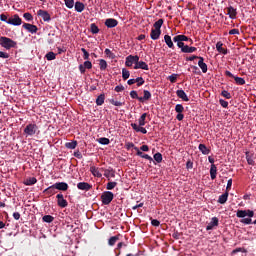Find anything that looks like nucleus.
<instances>
[{
  "label": "nucleus",
  "instance_id": "7ed1b4c3",
  "mask_svg": "<svg viewBox=\"0 0 256 256\" xmlns=\"http://www.w3.org/2000/svg\"><path fill=\"white\" fill-rule=\"evenodd\" d=\"M114 199V194L111 191L102 192L101 201L103 205H110Z\"/></svg>",
  "mask_w": 256,
  "mask_h": 256
},
{
  "label": "nucleus",
  "instance_id": "f3484780",
  "mask_svg": "<svg viewBox=\"0 0 256 256\" xmlns=\"http://www.w3.org/2000/svg\"><path fill=\"white\" fill-rule=\"evenodd\" d=\"M198 59H199L198 66L202 69L203 73H207L208 65L206 63H204V58L199 56Z\"/></svg>",
  "mask_w": 256,
  "mask_h": 256
},
{
  "label": "nucleus",
  "instance_id": "8fccbe9b",
  "mask_svg": "<svg viewBox=\"0 0 256 256\" xmlns=\"http://www.w3.org/2000/svg\"><path fill=\"white\" fill-rule=\"evenodd\" d=\"M109 102L114 105L115 107H122V105H124L125 103L123 102H118L117 100L115 99H110Z\"/></svg>",
  "mask_w": 256,
  "mask_h": 256
},
{
  "label": "nucleus",
  "instance_id": "20e7f679",
  "mask_svg": "<svg viewBox=\"0 0 256 256\" xmlns=\"http://www.w3.org/2000/svg\"><path fill=\"white\" fill-rule=\"evenodd\" d=\"M37 131H38V125L36 124H28L24 129V133L30 137H33V135H35Z\"/></svg>",
  "mask_w": 256,
  "mask_h": 256
},
{
  "label": "nucleus",
  "instance_id": "13d9d810",
  "mask_svg": "<svg viewBox=\"0 0 256 256\" xmlns=\"http://www.w3.org/2000/svg\"><path fill=\"white\" fill-rule=\"evenodd\" d=\"M221 96H223L224 98L226 99H231L232 96H231V93H229L228 91L224 90L221 92Z\"/></svg>",
  "mask_w": 256,
  "mask_h": 256
},
{
  "label": "nucleus",
  "instance_id": "c9c22d12",
  "mask_svg": "<svg viewBox=\"0 0 256 256\" xmlns=\"http://www.w3.org/2000/svg\"><path fill=\"white\" fill-rule=\"evenodd\" d=\"M78 145L77 141L67 142L65 143V147L70 150H75L76 146Z\"/></svg>",
  "mask_w": 256,
  "mask_h": 256
},
{
  "label": "nucleus",
  "instance_id": "774afa93",
  "mask_svg": "<svg viewBox=\"0 0 256 256\" xmlns=\"http://www.w3.org/2000/svg\"><path fill=\"white\" fill-rule=\"evenodd\" d=\"M191 68H192V72H193L194 74H200V73H201L200 70H199V68H198L197 66H191Z\"/></svg>",
  "mask_w": 256,
  "mask_h": 256
},
{
  "label": "nucleus",
  "instance_id": "c756f323",
  "mask_svg": "<svg viewBox=\"0 0 256 256\" xmlns=\"http://www.w3.org/2000/svg\"><path fill=\"white\" fill-rule=\"evenodd\" d=\"M90 171L94 177H98V178L102 177V173L99 171V168H97L96 166H91Z\"/></svg>",
  "mask_w": 256,
  "mask_h": 256
},
{
  "label": "nucleus",
  "instance_id": "b1692460",
  "mask_svg": "<svg viewBox=\"0 0 256 256\" xmlns=\"http://www.w3.org/2000/svg\"><path fill=\"white\" fill-rule=\"evenodd\" d=\"M245 158L249 165H255L254 154L252 152H245Z\"/></svg>",
  "mask_w": 256,
  "mask_h": 256
},
{
  "label": "nucleus",
  "instance_id": "a878e982",
  "mask_svg": "<svg viewBox=\"0 0 256 256\" xmlns=\"http://www.w3.org/2000/svg\"><path fill=\"white\" fill-rule=\"evenodd\" d=\"M228 198H229V192L226 191V192H224V194L220 195V197L218 199L219 204H221V205L226 204V202L228 201Z\"/></svg>",
  "mask_w": 256,
  "mask_h": 256
},
{
  "label": "nucleus",
  "instance_id": "9b49d317",
  "mask_svg": "<svg viewBox=\"0 0 256 256\" xmlns=\"http://www.w3.org/2000/svg\"><path fill=\"white\" fill-rule=\"evenodd\" d=\"M22 28L26 29L31 34H36L38 31V27L33 24L24 23Z\"/></svg>",
  "mask_w": 256,
  "mask_h": 256
},
{
  "label": "nucleus",
  "instance_id": "2eb2a0df",
  "mask_svg": "<svg viewBox=\"0 0 256 256\" xmlns=\"http://www.w3.org/2000/svg\"><path fill=\"white\" fill-rule=\"evenodd\" d=\"M57 188H56V183L51 185V186H48V188H46L43 193H45L46 195H55L57 193Z\"/></svg>",
  "mask_w": 256,
  "mask_h": 256
},
{
  "label": "nucleus",
  "instance_id": "f704fd0d",
  "mask_svg": "<svg viewBox=\"0 0 256 256\" xmlns=\"http://www.w3.org/2000/svg\"><path fill=\"white\" fill-rule=\"evenodd\" d=\"M104 176L107 178H110V177L114 178V177H116V171L113 170V168H111V170H105Z\"/></svg>",
  "mask_w": 256,
  "mask_h": 256
},
{
  "label": "nucleus",
  "instance_id": "423d86ee",
  "mask_svg": "<svg viewBox=\"0 0 256 256\" xmlns=\"http://www.w3.org/2000/svg\"><path fill=\"white\" fill-rule=\"evenodd\" d=\"M138 60H140V57L138 55H128L126 57L125 65L127 67H132L133 64L137 65Z\"/></svg>",
  "mask_w": 256,
  "mask_h": 256
},
{
  "label": "nucleus",
  "instance_id": "39448f33",
  "mask_svg": "<svg viewBox=\"0 0 256 256\" xmlns=\"http://www.w3.org/2000/svg\"><path fill=\"white\" fill-rule=\"evenodd\" d=\"M250 217L253 218L254 217V212L253 210L247 209V210H237L236 212V217L238 218H245V217Z\"/></svg>",
  "mask_w": 256,
  "mask_h": 256
},
{
  "label": "nucleus",
  "instance_id": "4d7b16f0",
  "mask_svg": "<svg viewBox=\"0 0 256 256\" xmlns=\"http://www.w3.org/2000/svg\"><path fill=\"white\" fill-rule=\"evenodd\" d=\"M175 43H177V46L181 49V52H183V48H185V43H183L181 40H174Z\"/></svg>",
  "mask_w": 256,
  "mask_h": 256
},
{
  "label": "nucleus",
  "instance_id": "6ab92c4d",
  "mask_svg": "<svg viewBox=\"0 0 256 256\" xmlns=\"http://www.w3.org/2000/svg\"><path fill=\"white\" fill-rule=\"evenodd\" d=\"M173 41H189L191 44H193V39L188 38L187 36H185L184 34H179L178 36H175L173 38Z\"/></svg>",
  "mask_w": 256,
  "mask_h": 256
},
{
  "label": "nucleus",
  "instance_id": "c85d7f7f",
  "mask_svg": "<svg viewBox=\"0 0 256 256\" xmlns=\"http://www.w3.org/2000/svg\"><path fill=\"white\" fill-rule=\"evenodd\" d=\"M176 95L182 99L184 102H189V98L187 97V94L183 90L176 91Z\"/></svg>",
  "mask_w": 256,
  "mask_h": 256
},
{
  "label": "nucleus",
  "instance_id": "ddd939ff",
  "mask_svg": "<svg viewBox=\"0 0 256 256\" xmlns=\"http://www.w3.org/2000/svg\"><path fill=\"white\" fill-rule=\"evenodd\" d=\"M119 24L118 20L117 19H114V18H109V19H106L105 20V25L107 28H116L117 25Z\"/></svg>",
  "mask_w": 256,
  "mask_h": 256
},
{
  "label": "nucleus",
  "instance_id": "2f4dec72",
  "mask_svg": "<svg viewBox=\"0 0 256 256\" xmlns=\"http://www.w3.org/2000/svg\"><path fill=\"white\" fill-rule=\"evenodd\" d=\"M120 239V234H118V236H113L111 238L108 239V245L110 247H114V245L119 241Z\"/></svg>",
  "mask_w": 256,
  "mask_h": 256
},
{
  "label": "nucleus",
  "instance_id": "4c0bfd02",
  "mask_svg": "<svg viewBox=\"0 0 256 256\" xmlns=\"http://www.w3.org/2000/svg\"><path fill=\"white\" fill-rule=\"evenodd\" d=\"M35 183H37V179L35 177L27 178L24 182L26 186H33Z\"/></svg>",
  "mask_w": 256,
  "mask_h": 256
},
{
  "label": "nucleus",
  "instance_id": "680f3d73",
  "mask_svg": "<svg viewBox=\"0 0 256 256\" xmlns=\"http://www.w3.org/2000/svg\"><path fill=\"white\" fill-rule=\"evenodd\" d=\"M126 146V150H131V149H134L135 150V144L133 142H128L125 144Z\"/></svg>",
  "mask_w": 256,
  "mask_h": 256
},
{
  "label": "nucleus",
  "instance_id": "6e6d98bb",
  "mask_svg": "<svg viewBox=\"0 0 256 256\" xmlns=\"http://www.w3.org/2000/svg\"><path fill=\"white\" fill-rule=\"evenodd\" d=\"M115 187H117V182H108V184H107V186H106V188H107L108 190H112V189H114Z\"/></svg>",
  "mask_w": 256,
  "mask_h": 256
},
{
  "label": "nucleus",
  "instance_id": "f03ea898",
  "mask_svg": "<svg viewBox=\"0 0 256 256\" xmlns=\"http://www.w3.org/2000/svg\"><path fill=\"white\" fill-rule=\"evenodd\" d=\"M0 44H1V47L5 48L7 50L17 47V42H15V40H13L9 37H1Z\"/></svg>",
  "mask_w": 256,
  "mask_h": 256
},
{
  "label": "nucleus",
  "instance_id": "dca6fc26",
  "mask_svg": "<svg viewBox=\"0 0 256 256\" xmlns=\"http://www.w3.org/2000/svg\"><path fill=\"white\" fill-rule=\"evenodd\" d=\"M55 186H56V190H60L62 192H66V190L69 189V185L65 182L55 183Z\"/></svg>",
  "mask_w": 256,
  "mask_h": 256
},
{
  "label": "nucleus",
  "instance_id": "4be33fe9",
  "mask_svg": "<svg viewBox=\"0 0 256 256\" xmlns=\"http://www.w3.org/2000/svg\"><path fill=\"white\" fill-rule=\"evenodd\" d=\"M216 51L223 54V55H227L228 54V49L227 48H223V43L222 42H217L216 43Z\"/></svg>",
  "mask_w": 256,
  "mask_h": 256
},
{
  "label": "nucleus",
  "instance_id": "1a4fd4ad",
  "mask_svg": "<svg viewBox=\"0 0 256 256\" xmlns=\"http://www.w3.org/2000/svg\"><path fill=\"white\" fill-rule=\"evenodd\" d=\"M184 110H185V109H184L183 104H177V105L175 106V111H176V113H178V115L176 116V119H177L178 121H183V119H184L183 111H184Z\"/></svg>",
  "mask_w": 256,
  "mask_h": 256
},
{
  "label": "nucleus",
  "instance_id": "58836bf2",
  "mask_svg": "<svg viewBox=\"0 0 256 256\" xmlns=\"http://www.w3.org/2000/svg\"><path fill=\"white\" fill-rule=\"evenodd\" d=\"M54 220H55V218H54V216H52V215H44V216L42 217V221H43L44 223H53Z\"/></svg>",
  "mask_w": 256,
  "mask_h": 256
},
{
  "label": "nucleus",
  "instance_id": "0e129e2a",
  "mask_svg": "<svg viewBox=\"0 0 256 256\" xmlns=\"http://www.w3.org/2000/svg\"><path fill=\"white\" fill-rule=\"evenodd\" d=\"M130 97L133 98V99H138V101H139V98H141V97L138 96L137 91H131L130 92Z\"/></svg>",
  "mask_w": 256,
  "mask_h": 256
},
{
  "label": "nucleus",
  "instance_id": "aec40b11",
  "mask_svg": "<svg viewBox=\"0 0 256 256\" xmlns=\"http://www.w3.org/2000/svg\"><path fill=\"white\" fill-rule=\"evenodd\" d=\"M164 42L166 43L168 48H170V49H174L175 48V45H174L173 40H172V37L169 36V34H165Z\"/></svg>",
  "mask_w": 256,
  "mask_h": 256
},
{
  "label": "nucleus",
  "instance_id": "473e14b6",
  "mask_svg": "<svg viewBox=\"0 0 256 256\" xmlns=\"http://www.w3.org/2000/svg\"><path fill=\"white\" fill-rule=\"evenodd\" d=\"M146 119H147V113H143V115L140 116L139 119H138L139 127L146 125Z\"/></svg>",
  "mask_w": 256,
  "mask_h": 256
},
{
  "label": "nucleus",
  "instance_id": "3c124183",
  "mask_svg": "<svg viewBox=\"0 0 256 256\" xmlns=\"http://www.w3.org/2000/svg\"><path fill=\"white\" fill-rule=\"evenodd\" d=\"M81 51L83 53V59L88 61L90 58L89 52L85 48H82Z\"/></svg>",
  "mask_w": 256,
  "mask_h": 256
},
{
  "label": "nucleus",
  "instance_id": "e2e57ef3",
  "mask_svg": "<svg viewBox=\"0 0 256 256\" xmlns=\"http://www.w3.org/2000/svg\"><path fill=\"white\" fill-rule=\"evenodd\" d=\"M0 19H1V22H5V23H8L9 22V19H8V15L2 13L0 15Z\"/></svg>",
  "mask_w": 256,
  "mask_h": 256
},
{
  "label": "nucleus",
  "instance_id": "bf43d9fd",
  "mask_svg": "<svg viewBox=\"0 0 256 256\" xmlns=\"http://www.w3.org/2000/svg\"><path fill=\"white\" fill-rule=\"evenodd\" d=\"M219 103H220L221 107H223V108H228L229 107V102H227L224 99H220Z\"/></svg>",
  "mask_w": 256,
  "mask_h": 256
},
{
  "label": "nucleus",
  "instance_id": "5fc2aeb1",
  "mask_svg": "<svg viewBox=\"0 0 256 256\" xmlns=\"http://www.w3.org/2000/svg\"><path fill=\"white\" fill-rule=\"evenodd\" d=\"M23 17L25 18L26 21L30 22L33 21V15L31 13H24Z\"/></svg>",
  "mask_w": 256,
  "mask_h": 256
},
{
  "label": "nucleus",
  "instance_id": "6e6552de",
  "mask_svg": "<svg viewBox=\"0 0 256 256\" xmlns=\"http://www.w3.org/2000/svg\"><path fill=\"white\" fill-rule=\"evenodd\" d=\"M56 199H57V205L59 207L66 208L68 206V201L64 199V195L62 194V192L56 195Z\"/></svg>",
  "mask_w": 256,
  "mask_h": 256
},
{
  "label": "nucleus",
  "instance_id": "393cba45",
  "mask_svg": "<svg viewBox=\"0 0 256 256\" xmlns=\"http://www.w3.org/2000/svg\"><path fill=\"white\" fill-rule=\"evenodd\" d=\"M227 15H229V17L231 19H236L237 17V9H235L233 6H230L227 8Z\"/></svg>",
  "mask_w": 256,
  "mask_h": 256
},
{
  "label": "nucleus",
  "instance_id": "cd10ccee",
  "mask_svg": "<svg viewBox=\"0 0 256 256\" xmlns=\"http://www.w3.org/2000/svg\"><path fill=\"white\" fill-rule=\"evenodd\" d=\"M217 171H218L217 166L215 164H212L210 167L211 180H215V178H217Z\"/></svg>",
  "mask_w": 256,
  "mask_h": 256
},
{
  "label": "nucleus",
  "instance_id": "de8ad7c7",
  "mask_svg": "<svg viewBox=\"0 0 256 256\" xmlns=\"http://www.w3.org/2000/svg\"><path fill=\"white\" fill-rule=\"evenodd\" d=\"M234 80L237 85H245L246 84V81L243 78H239V76H235Z\"/></svg>",
  "mask_w": 256,
  "mask_h": 256
},
{
  "label": "nucleus",
  "instance_id": "a19ab883",
  "mask_svg": "<svg viewBox=\"0 0 256 256\" xmlns=\"http://www.w3.org/2000/svg\"><path fill=\"white\" fill-rule=\"evenodd\" d=\"M90 30H91V33L93 35H96V34H99L100 33V28L96 25V24H91L90 26Z\"/></svg>",
  "mask_w": 256,
  "mask_h": 256
},
{
  "label": "nucleus",
  "instance_id": "79ce46f5",
  "mask_svg": "<svg viewBox=\"0 0 256 256\" xmlns=\"http://www.w3.org/2000/svg\"><path fill=\"white\" fill-rule=\"evenodd\" d=\"M56 59V54L53 51H50L46 54V60L53 61Z\"/></svg>",
  "mask_w": 256,
  "mask_h": 256
},
{
  "label": "nucleus",
  "instance_id": "f8f14e48",
  "mask_svg": "<svg viewBox=\"0 0 256 256\" xmlns=\"http://www.w3.org/2000/svg\"><path fill=\"white\" fill-rule=\"evenodd\" d=\"M218 225H219V220L216 216H214L211 219L210 223L206 226V230L211 231L214 229V227H217Z\"/></svg>",
  "mask_w": 256,
  "mask_h": 256
},
{
  "label": "nucleus",
  "instance_id": "0eeeda50",
  "mask_svg": "<svg viewBox=\"0 0 256 256\" xmlns=\"http://www.w3.org/2000/svg\"><path fill=\"white\" fill-rule=\"evenodd\" d=\"M7 24L14 25L15 27H19V25L22 24V19L19 17L18 14H15L8 19Z\"/></svg>",
  "mask_w": 256,
  "mask_h": 256
},
{
  "label": "nucleus",
  "instance_id": "72a5a7b5",
  "mask_svg": "<svg viewBox=\"0 0 256 256\" xmlns=\"http://www.w3.org/2000/svg\"><path fill=\"white\" fill-rule=\"evenodd\" d=\"M105 99H106L105 94H104V93L100 94V95L98 96V98L96 99V104H97L98 106L103 105V104L105 103Z\"/></svg>",
  "mask_w": 256,
  "mask_h": 256
},
{
  "label": "nucleus",
  "instance_id": "f257e3e1",
  "mask_svg": "<svg viewBox=\"0 0 256 256\" xmlns=\"http://www.w3.org/2000/svg\"><path fill=\"white\" fill-rule=\"evenodd\" d=\"M114 253L116 256H121V255L133 256L131 253L128 252L127 244L123 242L118 243L116 249L114 250Z\"/></svg>",
  "mask_w": 256,
  "mask_h": 256
},
{
  "label": "nucleus",
  "instance_id": "69168bd1",
  "mask_svg": "<svg viewBox=\"0 0 256 256\" xmlns=\"http://www.w3.org/2000/svg\"><path fill=\"white\" fill-rule=\"evenodd\" d=\"M84 68L85 69H91L92 68V63H91V61H85L84 63Z\"/></svg>",
  "mask_w": 256,
  "mask_h": 256
},
{
  "label": "nucleus",
  "instance_id": "4468645a",
  "mask_svg": "<svg viewBox=\"0 0 256 256\" xmlns=\"http://www.w3.org/2000/svg\"><path fill=\"white\" fill-rule=\"evenodd\" d=\"M134 69H144V71H149V66L144 61L137 60L136 65L133 67Z\"/></svg>",
  "mask_w": 256,
  "mask_h": 256
},
{
  "label": "nucleus",
  "instance_id": "e433bc0d",
  "mask_svg": "<svg viewBox=\"0 0 256 256\" xmlns=\"http://www.w3.org/2000/svg\"><path fill=\"white\" fill-rule=\"evenodd\" d=\"M164 23L163 19H158V21L154 22V29H156L157 31H162V25Z\"/></svg>",
  "mask_w": 256,
  "mask_h": 256
},
{
  "label": "nucleus",
  "instance_id": "c03bdc74",
  "mask_svg": "<svg viewBox=\"0 0 256 256\" xmlns=\"http://www.w3.org/2000/svg\"><path fill=\"white\" fill-rule=\"evenodd\" d=\"M99 66H100L101 71H105L106 68L108 67V64H107L106 60L101 59V60H99Z\"/></svg>",
  "mask_w": 256,
  "mask_h": 256
},
{
  "label": "nucleus",
  "instance_id": "864d4df0",
  "mask_svg": "<svg viewBox=\"0 0 256 256\" xmlns=\"http://www.w3.org/2000/svg\"><path fill=\"white\" fill-rule=\"evenodd\" d=\"M177 77H178V74H172L168 76V80L170 81V83H176Z\"/></svg>",
  "mask_w": 256,
  "mask_h": 256
},
{
  "label": "nucleus",
  "instance_id": "09e8293b",
  "mask_svg": "<svg viewBox=\"0 0 256 256\" xmlns=\"http://www.w3.org/2000/svg\"><path fill=\"white\" fill-rule=\"evenodd\" d=\"M162 159H163V156L161 153H156L154 154V161L157 162V163H162Z\"/></svg>",
  "mask_w": 256,
  "mask_h": 256
},
{
  "label": "nucleus",
  "instance_id": "9d476101",
  "mask_svg": "<svg viewBox=\"0 0 256 256\" xmlns=\"http://www.w3.org/2000/svg\"><path fill=\"white\" fill-rule=\"evenodd\" d=\"M37 16L42 17L44 22H50L51 21V16L50 14L47 12V10H43V9H39L37 11Z\"/></svg>",
  "mask_w": 256,
  "mask_h": 256
},
{
  "label": "nucleus",
  "instance_id": "7c9ffc66",
  "mask_svg": "<svg viewBox=\"0 0 256 256\" xmlns=\"http://www.w3.org/2000/svg\"><path fill=\"white\" fill-rule=\"evenodd\" d=\"M199 150H200V152H202L203 155H209V153L211 152V150L208 149L206 144H203V143L199 144Z\"/></svg>",
  "mask_w": 256,
  "mask_h": 256
},
{
  "label": "nucleus",
  "instance_id": "5701e85b",
  "mask_svg": "<svg viewBox=\"0 0 256 256\" xmlns=\"http://www.w3.org/2000/svg\"><path fill=\"white\" fill-rule=\"evenodd\" d=\"M151 98H152V93L147 90H144V97L138 98V101L140 103H144L146 101H149V99H151Z\"/></svg>",
  "mask_w": 256,
  "mask_h": 256
},
{
  "label": "nucleus",
  "instance_id": "052dcab7",
  "mask_svg": "<svg viewBox=\"0 0 256 256\" xmlns=\"http://www.w3.org/2000/svg\"><path fill=\"white\" fill-rule=\"evenodd\" d=\"M240 222H241L242 224H245V225H250V224L253 223L251 218L242 219V220H240Z\"/></svg>",
  "mask_w": 256,
  "mask_h": 256
},
{
  "label": "nucleus",
  "instance_id": "ea45409f",
  "mask_svg": "<svg viewBox=\"0 0 256 256\" xmlns=\"http://www.w3.org/2000/svg\"><path fill=\"white\" fill-rule=\"evenodd\" d=\"M98 143L101 145H109L111 143V141L107 137H100V138H98Z\"/></svg>",
  "mask_w": 256,
  "mask_h": 256
},
{
  "label": "nucleus",
  "instance_id": "603ef678",
  "mask_svg": "<svg viewBox=\"0 0 256 256\" xmlns=\"http://www.w3.org/2000/svg\"><path fill=\"white\" fill-rule=\"evenodd\" d=\"M135 83H137V86L140 87L145 84V80L140 76L139 78L135 79Z\"/></svg>",
  "mask_w": 256,
  "mask_h": 256
},
{
  "label": "nucleus",
  "instance_id": "a18cd8bd",
  "mask_svg": "<svg viewBox=\"0 0 256 256\" xmlns=\"http://www.w3.org/2000/svg\"><path fill=\"white\" fill-rule=\"evenodd\" d=\"M122 77H123V80L129 79L130 78L129 70H127L126 68H123L122 69Z\"/></svg>",
  "mask_w": 256,
  "mask_h": 256
},
{
  "label": "nucleus",
  "instance_id": "37998d69",
  "mask_svg": "<svg viewBox=\"0 0 256 256\" xmlns=\"http://www.w3.org/2000/svg\"><path fill=\"white\" fill-rule=\"evenodd\" d=\"M64 3L67 7V9H73L75 6V1L74 0H64Z\"/></svg>",
  "mask_w": 256,
  "mask_h": 256
},
{
  "label": "nucleus",
  "instance_id": "338daca9",
  "mask_svg": "<svg viewBox=\"0 0 256 256\" xmlns=\"http://www.w3.org/2000/svg\"><path fill=\"white\" fill-rule=\"evenodd\" d=\"M151 225H153L154 227H158V226H160V221L157 219H152Z\"/></svg>",
  "mask_w": 256,
  "mask_h": 256
},
{
  "label": "nucleus",
  "instance_id": "a211bd4d",
  "mask_svg": "<svg viewBox=\"0 0 256 256\" xmlns=\"http://www.w3.org/2000/svg\"><path fill=\"white\" fill-rule=\"evenodd\" d=\"M162 34V31L156 30L155 28H152L150 37L152 40L156 41L159 40L160 36Z\"/></svg>",
  "mask_w": 256,
  "mask_h": 256
},
{
  "label": "nucleus",
  "instance_id": "49530a36",
  "mask_svg": "<svg viewBox=\"0 0 256 256\" xmlns=\"http://www.w3.org/2000/svg\"><path fill=\"white\" fill-rule=\"evenodd\" d=\"M104 53L108 56L109 59H116L117 56L113 54V52L110 49H105Z\"/></svg>",
  "mask_w": 256,
  "mask_h": 256
},
{
  "label": "nucleus",
  "instance_id": "bb28decb",
  "mask_svg": "<svg viewBox=\"0 0 256 256\" xmlns=\"http://www.w3.org/2000/svg\"><path fill=\"white\" fill-rule=\"evenodd\" d=\"M74 9H75V11H77L78 13H81V12L84 11L85 5H84L83 2L77 1V2L74 4Z\"/></svg>",
  "mask_w": 256,
  "mask_h": 256
},
{
  "label": "nucleus",
  "instance_id": "412c9836",
  "mask_svg": "<svg viewBox=\"0 0 256 256\" xmlns=\"http://www.w3.org/2000/svg\"><path fill=\"white\" fill-rule=\"evenodd\" d=\"M77 188L79 190H85L86 192H88L92 188V185L86 182H80L77 184Z\"/></svg>",
  "mask_w": 256,
  "mask_h": 256
}]
</instances>
